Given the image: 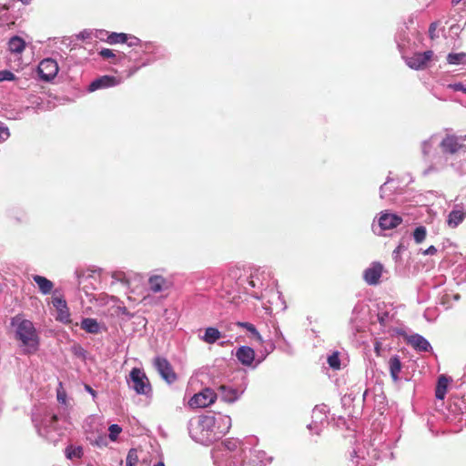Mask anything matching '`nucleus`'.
I'll return each instance as SVG.
<instances>
[{"mask_svg":"<svg viewBox=\"0 0 466 466\" xmlns=\"http://www.w3.org/2000/svg\"><path fill=\"white\" fill-rule=\"evenodd\" d=\"M121 311L122 313L128 315L127 308L124 307L123 309H121Z\"/></svg>","mask_w":466,"mask_h":466,"instance_id":"obj_57","label":"nucleus"},{"mask_svg":"<svg viewBox=\"0 0 466 466\" xmlns=\"http://www.w3.org/2000/svg\"><path fill=\"white\" fill-rule=\"evenodd\" d=\"M327 421L326 406H316L312 410V423L323 425Z\"/></svg>","mask_w":466,"mask_h":466,"instance_id":"obj_32","label":"nucleus"},{"mask_svg":"<svg viewBox=\"0 0 466 466\" xmlns=\"http://www.w3.org/2000/svg\"><path fill=\"white\" fill-rule=\"evenodd\" d=\"M414 33H416V28L411 29L407 25L399 29L395 39L400 52L410 47L411 41L410 35H413Z\"/></svg>","mask_w":466,"mask_h":466,"instance_id":"obj_20","label":"nucleus"},{"mask_svg":"<svg viewBox=\"0 0 466 466\" xmlns=\"http://www.w3.org/2000/svg\"><path fill=\"white\" fill-rule=\"evenodd\" d=\"M144 42L145 41H142L138 37L127 34V42H125V44H127V46L130 49H136L137 47H138Z\"/></svg>","mask_w":466,"mask_h":466,"instance_id":"obj_40","label":"nucleus"},{"mask_svg":"<svg viewBox=\"0 0 466 466\" xmlns=\"http://www.w3.org/2000/svg\"><path fill=\"white\" fill-rule=\"evenodd\" d=\"M426 236H427V229L424 226L417 227L412 233V238L416 244L422 243L425 240Z\"/></svg>","mask_w":466,"mask_h":466,"instance_id":"obj_38","label":"nucleus"},{"mask_svg":"<svg viewBox=\"0 0 466 466\" xmlns=\"http://www.w3.org/2000/svg\"><path fill=\"white\" fill-rule=\"evenodd\" d=\"M437 142V136H431L429 139L424 140L421 143V152L425 157H430L434 145Z\"/></svg>","mask_w":466,"mask_h":466,"instance_id":"obj_36","label":"nucleus"},{"mask_svg":"<svg viewBox=\"0 0 466 466\" xmlns=\"http://www.w3.org/2000/svg\"><path fill=\"white\" fill-rule=\"evenodd\" d=\"M129 387L139 395L148 396L151 391V385L146 373L138 368H133L129 373Z\"/></svg>","mask_w":466,"mask_h":466,"instance_id":"obj_8","label":"nucleus"},{"mask_svg":"<svg viewBox=\"0 0 466 466\" xmlns=\"http://www.w3.org/2000/svg\"><path fill=\"white\" fill-rule=\"evenodd\" d=\"M389 368L392 380L395 381L398 380L399 374L401 370V362L399 356L395 355L390 359Z\"/></svg>","mask_w":466,"mask_h":466,"instance_id":"obj_31","label":"nucleus"},{"mask_svg":"<svg viewBox=\"0 0 466 466\" xmlns=\"http://www.w3.org/2000/svg\"><path fill=\"white\" fill-rule=\"evenodd\" d=\"M91 37V32L84 30L77 35V38L85 40Z\"/></svg>","mask_w":466,"mask_h":466,"instance_id":"obj_55","label":"nucleus"},{"mask_svg":"<svg viewBox=\"0 0 466 466\" xmlns=\"http://www.w3.org/2000/svg\"><path fill=\"white\" fill-rule=\"evenodd\" d=\"M421 253L424 256H432L437 253V248L433 245H431L428 248L421 250Z\"/></svg>","mask_w":466,"mask_h":466,"instance_id":"obj_53","label":"nucleus"},{"mask_svg":"<svg viewBox=\"0 0 466 466\" xmlns=\"http://www.w3.org/2000/svg\"><path fill=\"white\" fill-rule=\"evenodd\" d=\"M9 330L23 354L32 355L38 351V331L33 321L25 319L24 314H16L10 319Z\"/></svg>","mask_w":466,"mask_h":466,"instance_id":"obj_2","label":"nucleus"},{"mask_svg":"<svg viewBox=\"0 0 466 466\" xmlns=\"http://www.w3.org/2000/svg\"><path fill=\"white\" fill-rule=\"evenodd\" d=\"M106 42L110 45L125 44L127 42V34L112 32L107 35Z\"/></svg>","mask_w":466,"mask_h":466,"instance_id":"obj_35","label":"nucleus"},{"mask_svg":"<svg viewBox=\"0 0 466 466\" xmlns=\"http://www.w3.org/2000/svg\"><path fill=\"white\" fill-rule=\"evenodd\" d=\"M432 56L433 52L431 50H427L422 53H415L410 57H406L405 62L410 68L420 70L426 67Z\"/></svg>","mask_w":466,"mask_h":466,"instance_id":"obj_15","label":"nucleus"},{"mask_svg":"<svg viewBox=\"0 0 466 466\" xmlns=\"http://www.w3.org/2000/svg\"><path fill=\"white\" fill-rule=\"evenodd\" d=\"M406 249L403 244H400L392 252V258L395 261H399L400 254Z\"/></svg>","mask_w":466,"mask_h":466,"instance_id":"obj_49","label":"nucleus"},{"mask_svg":"<svg viewBox=\"0 0 466 466\" xmlns=\"http://www.w3.org/2000/svg\"><path fill=\"white\" fill-rule=\"evenodd\" d=\"M402 222V218L389 210L381 211L378 218V224L375 221L372 224V230L376 235H382L385 230L397 228Z\"/></svg>","mask_w":466,"mask_h":466,"instance_id":"obj_7","label":"nucleus"},{"mask_svg":"<svg viewBox=\"0 0 466 466\" xmlns=\"http://www.w3.org/2000/svg\"><path fill=\"white\" fill-rule=\"evenodd\" d=\"M398 187L397 182L388 177L386 182L380 187V198L381 199H391L390 197L395 193Z\"/></svg>","mask_w":466,"mask_h":466,"instance_id":"obj_27","label":"nucleus"},{"mask_svg":"<svg viewBox=\"0 0 466 466\" xmlns=\"http://www.w3.org/2000/svg\"><path fill=\"white\" fill-rule=\"evenodd\" d=\"M246 447L236 439H227L212 450V459L218 466H244Z\"/></svg>","mask_w":466,"mask_h":466,"instance_id":"obj_4","label":"nucleus"},{"mask_svg":"<svg viewBox=\"0 0 466 466\" xmlns=\"http://www.w3.org/2000/svg\"><path fill=\"white\" fill-rule=\"evenodd\" d=\"M71 352L77 358L86 360V350L79 344H75L71 347Z\"/></svg>","mask_w":466,"mask_h":466,"instance_id":"obj_41","label":"nucleus"},{"mask_svg":"<svg viewBox=\"0 0 466 466\" xmlns=\"http://www.w3.org/2000/svg\"><path fill=\"white\" fill-rule=\"evenodd\" d=\"M85 390L91 394L93 400H95L96 398V391L88 384H85Z\"/></svg>","mask_w":466,"mask_h":466,"instance_id":"obj_54","label":"nucleus"},{"mask_svg":"<svg viewBox=\"0 0 466 466\" xmlns=\"http://www.w3.org/2000/svg\"><path fill=\"white\" fill-rule=\"evenodd\" d=\"M329 366L333 370L340 369V360L339 356V352L335 351L330 354L327 359Z\"/></svg>","mask_w":466,"mask_h":466,"instance_id":"obj_39","label":"nucleus"},{"mask_svg":"<svg viewBox=\"0 0 466 466\" xmlns=\"http://www.w3.org/2000/svg\"><path fill=\"white\" fill-rule=\"evenodd\" d=\"M238 325L239 327H242V328L246 329L248 332H250L251 335L259 343H263V339H262L261 335L259 334V332L258 331V329H256V327L252 323H249V322H238Z\"/></svg>","mask_w":466,"mask_h":466,"instance_id":"obj_37","label":"nucleus"},{"mask_svg":"<svg viewBox=\"0 0 466 466\" xmlns=\"http://www.w3.org/2000/svg\"><path fill=\"white\" fill-rule=\"evenodd\" d=\"M448 379L441 375L439 379H438V383H437V387H436V390H435V396L438 400H443L445 395H446V391H447V388H448Z\"/></svg>","mask_w":466,"mask_h":466,"instance_id":"obj_33","label":"nucleus"},{"mask_svg":"<svg viewBox=\"0 0 466 466\" xmlns=\"http://www.w3.org/2000/svg\"><path fill=\"white\" fill-rule=\"evenodd\" d=\"M57 399L58 400H63V397H60L59 395L57 396Z\"/></svg>","mask_w":466,"mask_h":466,"instance_id":"obj_63","label":"nucleus"},{"mask_svg":"<svg viewBox=\"0 0 466 466\" xmlns=\"http://www.w3.org/2000/svg\"><path fill=\"white\" fill-rule=\"evenodd\" d=\"M238 360L244 366H251L255 360V351L251 347L240 346L235 353Z\"/></svg>","mask_w":466,"mask_h":466,"instance_id":"obj_23","label":"nucleus"},{"mask_svg":"<svg viewBox=\"0 0 466 466\" xmlns=\"http://www.w3.org/2000/svg\"><path fill=\"white\" fill-rule=\"evenodd\" d=\"M217 399V392L210 388H205L190 398L188 405L192 409L206 408L214 403Z\"/></svg>","mask_w":466,"mask_h":466,"instance_id":"obj_10","label":"nucleus"},{"mask_svg":"<svg viewBox=\"0 0 466 466\" xmlns=\"http://www.w3.org/2000/svg\"><path fill=\"white\" fill-rule=\"evenodd\" d=\"M271 461L272 458L268 456V454L264 451H250V459L248 463L252 466H265L268 463H270Z\"/></svg>","mask_w":466,"mask_h":466,"instance_id":"obj_25","label":"nucleus"},{"mask_svg":"<svg viewBox=\"0 0 466 466\" xmlns=\"http://www.w3.org/2000/svg\"><path fill=\"white\" fill-rule=\"evenodd\" d=\"M466 217V207L462 204L454 205L452 210L448 216V225L451 228H456L461 224Z\"/></svg>","mask_w":466,"mask_h":466,"instance_id":"obj_21","label":"nucleus"},{"mask_svg":"<svg viewBox=\"0 0 466 466\" xmlns=\"http://www.w3.org/2000/svg\"><path fill=\"white\" fill-rule=\"evenodd\" d=\"M461 0H452V2H453V3H456V4H457V3H459V2H461Z\"/></svg>","mask_w":466,"mask_h":466,"instance_id":"obj_61","label":"nucleus"},{"mask_svg":"<svg viewBox=\"0 0 466 466\" xmlns=\"http://www.w3.org/2000/svg\"><path fill=\"white\" fill-rule=\"evenodd\" d=\"M172 285V282L165 279L161 275H151L147 280L148 290L152 293H160L167 290Z\"/></svg>","mask_w":466,"mask_h":466,"instance_id":"obj_18","label":"nucleus"},{"mask_svg":"<svg viewBox=\"0 0 466 466\" xmlns=\"http://www.w3.org/2000/svg\"><path fill=\"white\" fill-rule=\"evenodd\" d=\"M108 437L111 441H116L118 435L122 431V428L117 424H111L108 428Z\"/></svg>","mask_w":466,"mask_h":466,"instance_id":"obj_42","label":"nucleus"},{"mask_svg":"<svg viewBox=\"0 0 466 466\" xmlns=\"http://www.w3.org/2000/svg\"><path fill=\"white\" fill-rule=\"evenodd\" d=\"M364 306L356 304L351 311L350 319V328L353 334L362 332L365 329V322L363 320Z\"/></svg>","mask_w":466,"mask_h":466,"instance_id":"obj_17","label":"nucleus"},{"mask_svg":"<svg viewBox=\"0 0 466 466\" xmlns=\"http://www.w3.org/2000/svg\"><path fill=\"white\" fill-rule=\"evenodd\" d=\"M10 137V132L8 127L0 122V143L5 142Z\"/></svg>","mask_w":466,"mask_h":466,"instance_id":"obj_46","label":"nucleus"},{"mask_svg":"<svg viewBox=\"0 0 466 466\" xmlns=\"http://www.w3.org/2000/svg\"><path fill=\"white\" fill-rule=\"evenodd\" d=\"M155 466H165V464L162 461H158Z\"/></svg>","mask_w":466,"mask_h":466,"instance_id":"obj_58","label":"nucleus"},{"mask_svg":"<svg viewBox=\"0 0 466 466\" xmlns=\"http://www.w3.org/2000/svg\"><path fill=\"white\" fill-rule=\"evenodd\" d=\"M127 466H137V464L127 463Z\"/></svg>","mask_w":466,"mask_h":466,"instance_id":"obj_60","label":"nucleus"},{"mask_svg":"<svg viewBox=\"0 0 466 466\" xmlns=\"http://www.w3.org/2000/svg\"><path fill=\"white\" fill-rule=\"evenodd\" d=\"M138 462L137 450L132 448L128 451L126 458V463L137 464Z\"/></svg>","mask_w":466,"mask_h":466,"instance_id":"obj_44","label":"nucleus"},{"mask_svg":"<svg viewBox=\"0 0 466 466\" xmlns=\"http://www.w3.org/2000/svg\"><path fill=\"white\" fill-rule=\"evenodd\" d=\"M153 365L157 371L159 373L160 377L168 384L174 383L177 376L174 371L169 361L161 356H157L153 360Z\"/></svg>","mask_w":466,"mask_h":466,"instance_id":"obj_11","label":"nucleus"},{"mask_svg":"<svg viewBox=\"0 0 466 466\" xmlns=\"http://www.w3.org/2000/svg\"><path fill=\"white\" fill-rule=\"evenodd\" d=\"M230 428L231 418L221 413L192 418L187 423L191 439L203 445H209L221 439L228 432Z\"/></svg>","mask_w":466,"mask_h":466,"instance_id":"obj_1","label":"nucleus"},{"mask_svg":"<svg viewBox=\"0 0 466 466\" xmlns=\"http://www.w3.org/2000/svg\"><path fill=\"white\" fill-rule=\"evenodd\" d=\"M66 456L70 460L73 458L80 459L83 456V449L81 447H76L72 450L66 449Z\"/></svg>","mask_w":466,"mask_h":466,"instance_id":"obj_43","label":"nucleus"},{"mask_svg":"<svg viewBox=\"0 0 466 466\" xmlns=\"http://www.w3.org/2000/svg\"><path fill=\"white\" fill-rule=\"evenodd\" d=\"M266 273L260 268H254L248 275L239 276L237 285L255 299L263 297L262 290L265 287Z\"/></svg>","mask_w":466,"mask_h":466,"instance_id":"obj_6","label":"nucleus"},{"mask_svg":"<svg viewBox=\"0 0 466 466\" xmlns=\"http://www.w3.org/2000/svg\"><path fill=\"white\" fill-rule=\"evenodd\" d=\"M32 420L38 434L49 441H56L60 435L57 427L58 417L51 410L46 409L43 414L33 412Z\"/></svg>","mask_w":466,"mask_h":466,"instance_id":"obj_5","label":"nucleus"},{"mask_svg":"<svg viewBox=\"0 0 466 466\" xmlns=\"http://www.w3.org/2000/svg\"><path fill=\"white\" fill-rule=\"evenodd\" d=\"M25 47V41L19 36H13L8 41V49L11 53L21 54Z\"/></svg>","mask_w":466,"mask_h":466,"instance_id":"obj_30","label":"nucleus"},{"mask_svg":"<svg viewBox=\"0 0 466 466\" xmlns=\"http://www.w3.org/2000/svg\"><path fill=\"white\" fill-rule=\"evenodd\" d=\"M408 342L418 351L427 352L431 350L430 342L420 334L410 335L408 339Z\"/></svg>","mask_w":466,"mask_h":466,"instance_id":"obj_24","label":"nucleus"},{"mask_svg":"<svg viewBox=\"0 0 466 466\" xmlns=\"http://www.w3.org/2000/svg\"><path fill=\"white\" fill-rule=\"evenodd\" d=\"M59 67L57 62L53 58L43 59L37 67L40 78L46 82L54 79L56 76Z\"/></svg>","mask_w":466,"mask_h":466,"instance_id":"obj_13","label":"nucleus"},{"mask_svg":"<svg viewBox=\"0 0 466 466\" xmlns=\"http://www.w3.org/2000/svg\"><path fill=\"white\" fill-rule=\"evenodd\" d=\"M32 279L34 282L38 286V289L42 294L47 295L51 293L54 288V284L51 280L40 275H34Z\"/></svg>","mask_w":466,"mask_h":466,"instance_id":"obj_28","label":"nucleus"},{"mask_svg":"<svg viewBox=\"0 0 466 466\" xmlns=\"http://www.w3.org/2000/svg\"><path fill=\"white\" fill-rule=\"evenodd\" d=\"M166 55L165 47L151 41H145L136 49H129L126 52V61L133 65L129 66L127 77L132 76L140 68L165 58Z\"/></svg>","mask_w":466,"mask_h":466,"instance_id":"obj_3","label":"nucleus"},{"mask_svg":"<svg viewBox=\"0 0 466 466\" xmlns=\"http://www.w3.org/2000/svg\"><path fill=\"white\" fill-rule=\"evenodd\" d=\"M99 55L104 59L109 60L114 65H126V52L115 51L108 48H103L99 51Z\"/></svg>","mask_w":466,"mask_h":466,"instance_id":"obj_22","label":"nucleus"},{"mask_svg":"<svg viewBox=\"0 0 466 466\" xmlns=\"http://www.w3.org/2000/svg\"><path fill=\"white\" fill-rule=\"evenodd\" d=\"M122 82L123 78L121 76L105 75L93 80L88 86V90L94 92L98 89L109 88L118 86Z\"/></svg>","mask_w":466,"mask_h":466,"instance_id":"obj_14","label":"nucleus"},{"mask_svg":"<svg viewBox=\"0 0 466 466\" xmlns=\"http://www.w3.org/2000/svg\"><path fill=\"white\" fill-rule=\"evenodd\" d=\"M222 337L221 332L214 327H208L205 329V332L200 336V339L208 344H214Z\"/></svg>","mask_w":466,"mask_h":466,"instance_id":"obj_29","label":"nucleus"},{"mask_svg":"<svg viewBox=\"0 0 466 466\" xmlns=\"http://www.w3.org/2000/svg\"><path fill=\"white\" fill-rule=\"evenodd\" d=\"M245 389L234 387L229 384H223L218 388V398L227 403L236 402L244 393Z\"/></svg>","mask_w":466,"mask_h":466,"instance_id":"obj_12","label":"nucleus"},{"mask_svg":"<svg viewBox=\"0 0 466 466\" xmlns=\"http://www.w3.org/2000/svg\"><path fill=\"white\" fill-rule=\"evenodd\" d=\"M275 349V345L273 342L268 341L264 347V353H262L261 359L257 360V364L260 363L269 353H271Z\"/></svg>","mask_w":466,"mask_h":466,"instance_id":"obj_45","label":"nucleus"},{"mask_svg":"<svg viewBox=\"0 0 466 466\" xmlns=\"http://www.w3.org/2000/svg\"><path fill=\"white\" fill-rule=\"evenodd\" d=\"M276 293H277V296H278V299H279V300H280L281 305H283V309H285V308H286V306H285V302H284V301L282 300V299H281V294H280L279 291H277Z\"/></svg>","mask_w":466,"mask_h":466,"instance_id":"obj_56","label":"nucleus"},{"mask_svg":"<svg viewBox=\"0 0 466 466\" xmlns=\"http://www.w3.org/2000/svg\"><path fill=\"white\" fill-rule=\"evenodd\" d=\"M389 319V313L388 312H382L378 314V321L381 326H386Z\"/></svg>","mask_w":466,"mask_h":466,"instance_id":"obj_51","label":"nucleus"},{"mask_svg":"<svg viewBox=\"0 0 466 466\" xmlns=\"http://www.w3.org/2000/svg\"><path fill=\"white\" fill-rule=\"evenodd\" d=\"M383 267L379 262H373L363 272V279L369 285H377L382 274Z\"/></svg>","mask_w":466,"mask_h":466,"instance_id":"obj_19","label":"nucleus"},{"mask_svg":"<svg viewBox=\"0 0 466 466\" xmlns=\"http://www.w3.org/2000/svg\"><path fill=\"white\" fill-rule=\"evenodd\" d=\"M466 135H447L441 142L440 147L443 154L453 155L458 152H466Z\"/></svg>","mask_w":466,"mask_h":466,"instance_id":"obj_9","label":"nucleus"},{"mask_svg":"<svg viewBox=\"0 0 466 466\" xmlns=\"http://www.w3.org/2000/svg\"><path fill=\"white\" fill-rule=\"evenodd\" d=\"M308 429L310 431V432L316 435H319L322 431L323 425L318 423L315 424L311 422L308 425Z\"/></svg>","mask_w":466,"mask_h":466,"instance_id":"obj_50","label":"nucleus"},{"mask_svg":"<svg viewBox=\"0 0 466 466\" xmlns=\"http://www.w3.org/2000/svg\"><path fill=\"white\" fill-rule=\"evenodd\" d=\"M15 78L14 73L9 70L0 71V82L2 81H13Z\"/></svg>","mask_w":466,"mask_h":466,"instance_id":"obj_47","label":"nucleus"},{"mask_svg":"<svg viewBox=\"0 0 466 466\" xmlns=\"http://www.w3.org/2000/svg\"><path fill=\"white\" fill-rule=\"evenodd\" d=\"M447 62L450 65L459 66V65H466V53H449L447 56Z\"/></svg>","mask_w":466,"mask_h":466,"instance_id":"obj_34","label":"nucleus"},{"mask_svg":"<svg viewBox=\"0 0 466 466\" xmlns=\"http://www.w3.org/2000/svg\"><path fill=\"white\" fill-rule=\"evenodd\" d=\"M454 299L455 300H459L460 299V295L459 294L454 295Z\"/></svg>","mask_w":466,"mask_h":466,"instance_id":"obj_59","label":"nucleus"},{"mask_svg":"<svg viewBox=\"0 0 466 466\" xmlns=\"http://www.w3.org/2000/svg\"><path fill=\"white\" fill-rule=\"evenodd\" d=\"M448 88L453 90V91H461L464 94H466V86L462 84L461 82L449 84Z\"/></svg>","mask_w":466,"mask_h":466,"instance_id":"obj_48","label":"nucleus"},{"mask_svg":"<svg viewBox=\"0 0 466 466\" xmlns=\"http://www.w3.org/2000/svg\"><path fill=\"white\" fill-rule=\"evenodd\" d=\"M437 27H438V23L437 22H432L430 25V27H429V36L431 39H434L435 37H437V35H436Z\"/></svg>","mask_w":466,"mask_h":466,"instance_id":"obj_52","label":"nucleus"},{"mask_svg":"<svg viewBox=\"0 0 466 466\" xmlns=\"http://www.w3.org/2000/svg\"><path fill=\"white\" fill-rule=\"evenodd\" d=\"M56 291L52 298V305L57 311L56 320L67 324L71 321L67 303L63 297L56 296Z\"/></svg>","mask_w":466,"mask_h":466,"instance_id":"obj_16","label":"nucleus"},{"mask_svg":"<svg viewBox=\"0 0 466 466\" xmlns=\"http://www.w3.org/2000/svg\"><path fill=\"white\" fill-rule=\"evenodd\" d=\"M57 399L58 400H63V397H60L59 395L57 396Z\"/></svg>","mask_w":466,"mask_h":466,"instance_id":"obj_62","label":"nucleus"},{"mask_svg":"<svg viewBox=\"0 0 466 466\" xmlns=\"http://www.w3.org/2000/svg\"><path fill=\"white\" fill-rule=\"evenodd\" d=\"M80 328L89 334H98L102 330L101 324L93 318H83Z\"/></svg>","mask_w":466,"mask_h":466,"instance_id":"obj_26","label":"nucleus"}]
</instances>
